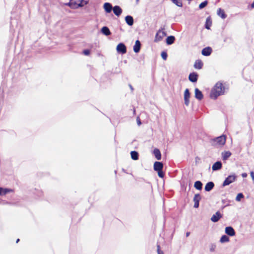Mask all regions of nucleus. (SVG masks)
Listing matches in <instances>:
<instances>
[{"instance_id":"obj_37","label":"nucleus","mask_w":254,"mask_h":254,"mask_svg":"<svg viewBox=\"0 0 254 254\" xmlns=\"http://www.w3.org/2000/svg\"><path fill=\"white\" fill-rule=\"evenodd\" d=\"M216 245L214 244H211L210 246V251L211 252H214L216 249Z\"/></svg>"},{"instance_id":"obj_2","label":"nucleus","mask_w":254,"mask_h":254,"mask_svg":"<svg viewBox=\"0 0 254 254\" xmlns=\"http://www.w3.org/2000/svg\"><path fill=\"white\" fill-rule=\"evenodd\" d=\"M226 137L225 135H222L210 139V142L212 146L224 145L226 143Z\"/></svg>"},{"instance_id":"obj_7","label":"nucleus","mask_w":254,"mask_h":254,"mask_svg":"<svg viewBox=\"0 0 254 254\" xmlns=\"http://www.w3.org/2000/svg\"><path fill=\"white\" fill-rule=\"evenodd\" d=\"M188 78L190 82L196 83L198 78V74L196 72H191L190 73Z\"/></svg>"},{"instance_id":"obj_25","label":"nucleus","mask_w":254,"mask_h":254,"mask_svg":"<svg viewBox=\"0 0 254 254\" xmlns=\"http://www.w3.org/2000/svg\"><path fill=\"white\" fill-rule=\"evenodd\" d=\"M222 159L224 161L227 160L232 155L230 151H224L221 153Z\"/></svg>"},{"instance_id":"obj_41","label":"nucleus","mask_w":254,"mask_h":254,"mask_svg":"<svg viewBox=\"0 0 254 254\" xmlns=\"http://www.w3.org/2000/svg\"><path fill=\"white\" fill-rule=\"evenodd\" d=\"M185 104L186 106H189L190 104V99H184Z\"/></svg>"},{"instance_id":"obj_19","label":"nucleus","mask_w":254,"mask_h":254,"mask_svg":"<svg viewBox=\"0 0 254 254\" xmlns=\"http://www.w3.org/2000/svg\"><path fill=\"white\" fill-rule=\"evenodd\" d=\"M13 190L8 188H3L0 187V195H5L8 193L13 192Z\"/></svg>"},{"instance_id":"obj_6","label":"nucleus","mask_w":254,"mask_h":254,"mask_svg":"<svg viewBox=\"0 0 254 254\" xmlns=\"http://www.w3.org/2000/svg\"><path fill=\"white\" fill-rule=\"evenodd\" d=\"M116 50L119 54L123 55L127 53V50L125 44L123 43H120L117 46Z\"/></svg>"},{"instance_id":"obj_40","label":"nucleus","mask_w":254,"mask_h":254,"mask_svg":"<svg viewBox=\"0 0 254 254\" xmlns=\"http://www.w3.org/2000/svg\"><path fill=\"white\" fill-rule=\"evenodd\" d=\"M83 54L86 56H88L90 54V51L88 49L84 50L83 51Z\"/></svg>"},{"instance_id":"obj_15","label":"nucleus","mask_w":254,"mask_h":254,"mask_svg":"<svg viewBox=\"0 0 254 254\" xmlns=\"http://www.w3.org/2000/svg\"><path fill=\"white\" fill-rule=\"evenodd\" d=\"M222 167V164L220 161H217L215 162L212 166V169L213 171H217L220 170Z\"/></svg>"},{"instance_id":"obj_5","label":"nucleus","mask_w":254,"mask_h":254,"mask_svg":"<svg viewBox=\"0 0 254 254\" xmlns=\"http://www.w3.org/2000/svg\"><path fill=\"white\" fill-rule=\"evenodd\" d=\"M164 29V28H161V29H159L157 31L155 37V42L160 41L162 40L163 38L166 35V32L162 31Z\"/></svg>"},{"instance_id":"obj_35","label":"nucleus","mask_w":254,"mask_h":254,"mask_svg":"<svg viewBox=\"0 0 254 254\" xmlns=\"http://www.w3.org/2000/svg\"><path fill=\"white\" fill-rule=\"evenodd\" d=\"M161 56L162 58L164 60H166L167 57H168V54L166 52L163 51L161 52Z\"/></svg>"},{"instance_id":"obj_50","label":"nucleus","mask_w":254,"mask_h":254,"mask_svg":"<svg viewBox=\"0 0 254 254\" xmlns=\"http://www.w3.org/2000/svg\"><path fill=\"white\" fill-rule=\"evenodd\" d=\"M139 0H136V3H138V2H139Z\"/></svg>"},{"instance_id":"obj_27","label":"nucleus","mask_w":254,"mask_h":254,"mask_svg":"<svg viewBox=\"0 0 254 254\" xmlns=\"http://www.w3.org/2000/svg\"><path fill=\"white\" fill-rule=\"evenodd\" d=\"M130 156L131 159L133 160H137L139 158V154L136 151H131Z\"/></svg>"},{"instance_id":"obj_32","label":"nucleus","mask_w":254,"mask_h":254,"mask_svg":"<svg viewBox=\"0 0 254 254\" xmlns=\"http://www.w3.org/2000/svg\"><path fill=\"white\" fill-rule=\"evenodd\" d=\"M190 92L189 89L187 88L186 89L184 92V99H190Z\"/></svg>"},{"instance_id":"obj_3","label":"nucleus","mask_w":254,"mask_h":254,"mask_svg":"<svg viewBox=\"0 0 254 254\" xmlns=\"http://www.w3.org/2000/svg\"><path fill=\"white\" fill-rule=\"evenodd\" d=\"M237 176L235 174L229 175L224 180L222 184V187L228 186L234 182L237 179Z\"/></svg>"},{"instance_id":"obj_47","label":"nucleus","mask_w":254,"mask_h":254,"mask_svg":"<svg viewBox=\"0 0 254 254\" xmlns=\"http://www.w3.org/2000/svg\"><path fill=\"white\" fill-rule=\"evenodd\" d=\"M190 235V232H188L186 233V236L187 237H189Z\"/></svg>"},{"instance_id":"obj_10","label":"nucleus","mask_w":254,"mask_h":254,"mask_svg":"<svg viewBox=\"0 0 254 254\" xmlns=\"http://www.w3.org/2000/svg\"><path fill=\"white\" fill-rule=\"evenodd\" d=\"M212 49L210 47H207L203 48L201 51V54L204 56H209L211 55Z\"/></svg>"},{"instance_id":"obj_28","label":"nucleus","mask_w":254,"mask_h":254,"mask_svg":"<svg viewBox=\"0 0 254 254\" xmlns=\"http://www.w3.org/2000/svg\"><path fill=\"white\" fill-rule=\"evenodd\" d=\"M203 184L200 181H196L194 184V187L197 190H200L202 189Z\"/></svg>"},{"instance_id":"obj_21","label":"nucleus","mask_w":254,"mask_h":254,"mask_svg":"<svg viewBox=\"0 0 254 254\" xmlns=\"http://www.w3.org/2000/svg\"><path fill=\"white\" fill-rule=\"evenodd\" d=\"M175 37L174 36L170 35L168 36L166 39V43L168 45L173 44L175 41Z\"/></svg>"},{"instance_id":"obj_24","label":"nucleus","mask_w":254,"mask_h":254,"mask_svg":"<svg viewBox=\"0 0 254 254\" xmlns=\"http://www.w3.org/2000/svg\"><path fill=\"white\" fill-rule=\"evenodd\" d=\"M153 153L154 155L155 156V158L158 160H160L161 159V153L160 151L158 148H155L153 150Z\"/></svg>"},{"instance_id":"obj_39","label":"nucleus","mask_w":254,"mask_h":254,"mask_svg":"<svg viewBox=\"0 0 254 254\" xmlns=\"http://www.w3.org/2000/svg\"><path fill=\"white\" fill-rule=\"evenodd\" d=\"M78 1H79V3H81V4H83V6L86 5L88 3L87 1L84 0H78Z\"/></svg>"},{"instance_id":"obj_42","label":"nucleus","mask_w":254,"mask_h":254,"mask_svg":"<svg viewBox=\"0 0 254 254\" xmlns=\"http://www.w3.org/2000/svg\"><path fill=\"white\" fill-rule=\"evenodd\" d=\"M136 121H137V125L138 126H140L141 124V121L138 117H137Z\"/></svg>"},{"instance_id":"obj_36","label":"nucleus","mask_w":254,"mask_h":254,"mask_svg":"<svg viewBox=\"0 0 254 254\" xmlns=\"http://www.w3.org/2000/svg\"><path fill=\"white\" fill-rule=\"evenodd\" d=\"M156 172H157L158 176L160 178H164L165 174H164V172L163 171V170H160V171H156Z\"/></svg>"},{"instance_id":"obj_4","label":"nucleus","mask_w":254,"mask_h":254,"mask_svg":"<svg viewBox=\"0 0 254 254\" xmlns=\"http://www.w3.org/2000/svg\"><path fill=\"white\" fill-rule=\"evenodd\" d=\"M65 5L72 9H76L80 7H83V4H81V3H79L78 0H70L68 2L65 3Z\"/></svg>"},{"instance_id":"obj_45","label":"nucleus","mask_w":254,"mask_h":254,"mask_svg":"<svg viewBox=\"0 0 254 254\" xmlns=\"http://www.w3.org/2000/svg\"><path fill=\"white\" fill-rule=\"evenodd\" d=\"M129 88H130V90H131L132 91H133V87L131 86V85L129 84Z\"/></svg>"},{"instance_id":"obj_11","label":"nucleus","mask_w":254,"mask_h":254,"mask_svg":"<svg viewBox=\"0 0 254 254\" xmlns=\"http://www.w3.org/2000/svg\"><path fill=\"white\" fill-rule=\"evenodd\" d=\"M225 231L226 234L230 236H234L235 235V231L231 226L226 227Z\"/></svg>"},{"instance_id":"obj_12","label":"nucleus","mask_w":254,"mask_h":254,"mask_svg":"<svg viewBox=\"0 0 254 254\" xmlns=\"http://www.w3.org/2000/svg\"><path fill=\"white\" fill-rule=\"evenodd\" d=\"M112 10L113 11L114 13L117 16H120L123 11L122 9L119 5H115L114 6Z\"/></svg>"},{"instance_id":"obj_31","label":"nucleus","mask_w":254,"mask_h":254,"mask_svg":"<svg viewBox=\"0 0 254 254\" xmlns=\"http://www.w3.org/2000/svg\"><path fill=\"white\" fill-rule=\"evenodd\" d=\"M175 4L179 7H182L183 3L180 0H171Z\"/></svg>"},{"instance_id":"obj_14","label":"nucleus","mask_w":254,"mask_h":254,"mask_svg":"<svg viewBox=\"0 0 254 254\" xmlns=\"http://www.w3.org/2000/svg\"><path fill=\"white\" fill-rule=\"evenodd\" d=\"M195 98L198 100H201L203 98V95L202 92L196 88L194 90Z\"/></svg>"},{"instance_id":"obj_26","label":"nucleus","mask_w":254,"mask_h":254,"mask_svg":"<svg viewBox=\"0 0 254 254\" xmlns=\"http://www.w3.org/2000/svg\"><path fill=\"white\" fill-rule=\"evenodd\" d=\"M217 13L222 19H225L227 17V14L225 13L224 10L221 8H218Z\"/></svg>"},{"instance_id":"obj_23","label":"nucleus","mask_w":254,"mask_h":254,"mask_svg":"<svg viewBox=\"0 0 254 254\" xmlns=\"http://www.w3.org/2000/svg\"><path fill=\"white\" fill-rule=\"evenodd\" d=\"M203 65V63L200 60H197L195 61L193 66L195 69H200L202 68Z\"/></svg>"},{"instance_id":"obj_16","label":"nucleus","mask_w":254,"mask_h":254,"mask_svg":"<svg viewBox=\"0 0 254 254\" xmlns=\"http://www.w3.org/2000/svg\"><path fill=\"white\" fill-rule=\"evenodd\" d=\"M141 46V44L140 42L138 40H136L135 42V44L133 46V51L135 53H138L140 50Z\"/></svg>"},{"instance_id":"obj_43","label":"nucleus","mask_w":254,"mask_h":254,"mask_svg":"<svg viewBox=\"0 0 254 254\" xmlns=\"http://www.w3.org/2000/svg\"><path fill=\"white\" fill-rule=\"evenodd\" d=\"M250 174L252 180L254 181V172L253 171H251Z\"/></svg>"},{"instance_id":"obj_20","label":"nucleus","mask_w":254,"mask_h":254,"mask_svg":"<svg viewBox=\"0 0 254 254\" xmlns=\"http://www.w3.org/2000/svg\"><path fill=\"white\" fill-rule=\"evenodd\" d=\"M125 21L127 24L129 26H132L134 23V20L132 16L127 15L125 17Z\"/></svg>"},{"instance_id":"obj_9","label":"nucleus","mask_w":254,"mask_h":254,"mask_svg":"<svg viewBox=\"0 0 254 254\" xmlns=\"http://www.w3.org/2000/svg\"><path fill=\"white\" fill-rule=\"evenodd\" d=\"M222 217V215L219 211H217L215 214H213L211 218V220L213 222L216 223L218 222L220 218Z\"/></svg>"},{"instance_id":"obj_29","label":"nucleus","mask_w":254,"mask_h":254,"mask_svg":"<svg viewBox=\"0 0 254 254\" xmlns=\"http://www.w3.org/2000/svg\"><path fill=\"white\" fill-rule=\"evenodd\" d=\"M211 24H212V21L211 20V18L210 17H208L206 19L205 26H204L205 28L208 30L210 29Z\"/></svg>"},{"instance_id":"obj_30","label":"nucleus","mask_w":254,"mask_h":254,"mask_svg":"<svg viewBox=\"0 0 254 254\" xmlns=\"http://www.w3.org/2000/svg\"><path fill=\"white\" fill-rule=\"evenodd\" d=\"M229 241V237L228 236H227L226 235H223L221 237L220 240V242L221 243H224L228 242Z\"/></svg>"},{"instance_id":"obj_1","label":"nucleus","mask_w":254,"mask_h":254,"mask_svg":"<svg viewBox=\"0 0 254 254\" xmlns=\"http://www.w3.org/2000/svg\"><path fill=\"white\" fill-rule=\"evenodd\" d=\"M225 87L223 84L220 82L217 83L212 88L211 92V97L216 99L218 96L224 94Z\"/></svg>"},{"instance_id":"obj_44","label":"nucleus","mask_w":254,"mask_h":254,"mask_svg":"<svg viewBox=\"0 0 254 254\" xmlns=\"http://www.w3.org/2000/svg\"><path fill=\"white\" fill-rule=\"evenodd\" d=\"M242 176L243 178H246L247 177V174L246 173H243L242 174Z\"/></svg>"},{"instance_id":"obj_51","label":"nucleus","mask_w":254,"mask_h":254,"mask_svg":"<svg viewBox=\"0 0 254 254\" xmlns=\"http://www.w3.org/2000/svg\"><path fill=\"white\" fill-rule=\"evenodd\" d=\"M115 173L116 174L117 173V171H115Z\"/></svg>"},{"instance_id":"obj_18","label":"nucleus","mask_w":254,"mask_h":254,"mask_svg":"<svg viewBox=\"0 0 254 254\" xmlns=\"http://www.w3.org/2000/svg\"><path fill=\"white\" fill-rule=\"evenodd\" d=\"M214 187V184L213 182H209L205 186L204 190L206 191H210Z\"/></svg>"},{"instance_id":"obj_48","label":"nucleus","mask_w":254,"mask_h":254,"mask_svg":"<svg viewBox=\"0 0 254 254\" xmlns=\"http://www.w3.org/2000/svg\"><path fill=\"white\" fill-rule=\"evenodd\" d=\"M19 241V239L16 240V243H17Z\"/></svg>"},{"instance_id":"obj_17","label":"nucleus","mask_w":254,"mask_h":254,"mask_svg":"<svg viewBox=\"0 0 254 254\" xmlns=\"http://www.w3.org/2000/svg\"><path fill=\"white\" fill-rule=\"evenodd\" d=\"M103 7L107 13H110L112 11L113 7L110 3L105 2L104 4Z\"/></svg>"},{"instance_id":"obj_38","label":"nucleus","mask_w":254,"mask_h":254,"mask_svg":"<svg viewBox=\"0 0 254 254\" xmlns=\"http://www.w3.org/2000/svg\"><path fill=\"white\" fill-rule=\"evenodd\" d=\"M157 251L158 254H164V252L162 251H161L160 249V245H157Z\"/></svg>"},{"instance_id":"obj_13","label":"nucleus","mask_w":254,"mask_h":254,"mask_svg":"<svg viewBox=\"0 0 254 254\" xmlns=\"http://www.w3.org/2000/svg\"><path fill=\"white\" fill-rule=\"evenodd\" d=\"M154 170L155 171H158L163 170V164L161 162L156 161L154 163Z\"/></svg>"},{"instance_id":"obj_22","label":"nucleus","mask_w":254,"mask_h":254,"mask_svg":"<svg viewBox=\"0 0 254 254\" xmlns=\"http://www.w3.org/2000/svg\"><path fill=\"white\" fill-rule=\"evenodd\" d=\"M101 32L103 34L107 36L111 35V32L107 26H103L101 29Z\"/></svg>"},{"instance_id":"obj_46","label":"nucleus","mask_w":254,"mask_h":254,"mask_svg":"<svg viewBox=\"0 0 254 254\" xmlns=\"http://www.w3.org/2000/svg\"><path fill=\"white\" fill-rule=\"evenodd\" d=\"M222 203H223V204H225V203H226L227 201H226V200H225V199H223V200H222Z\"/></svg>"},{"instance_id":"obj_33","label":"nucleus","mask_w":254,"mask_h":254,"mask_svg":"<svg viewBox=\"0 0 254 254\" xmlns=\"http://www.w3.org/2000/svg\"><path fill=\"white\" fill-rule=\"evenodd\" d=\"M208 2L206 0L202 2L199 5V8L200 9H203V8H204L205 7H206L207 6V5L208 4Z\"/></svg>"},{"instance_id":"obj_8","label":"nucleus","mask_w":254,"mask_h":254,"mask_svg":"<svg viewBox=\"0 0 254 254\" xmlns=\"http://www.w3.org/2000/svg\"><path fill=\"white\" fill-rule=\"evenodd\" d=\"M201 199V196L200 194L197 193L195 194L193 198V201L194 202L193 207L195 208H197L199 207V201Z\"/></svg>"},{"instance_id":"obj_34","label":"nucleus","mask_w":254,"mask_h":254,"mask_svg":"<svg viewBox=\"0 0 254 254\" xmlns=\"http://www.w3.org/2000/svg\"><path fill=\"white\" fill-rule=\"evenodd\" d=\"M244 195L242 193H239L236 197V200L237 201H240L241 199L244 198Z\"/></svg>"},{"instance_id":"obj_49","label":"nucleus","mask_w":254,"mask_h":254,"mask_svg":"<svg viewBox=\"0 0 254 254\" xmlns=\"http://www.w3.org/2000/svg\"><path fill=\"white\" fill-rule=\"evenodd\" d=\"M229 204L228 203H227V204L224 206V207H226V206H229Z\"/></svg>"}]
</instances>
